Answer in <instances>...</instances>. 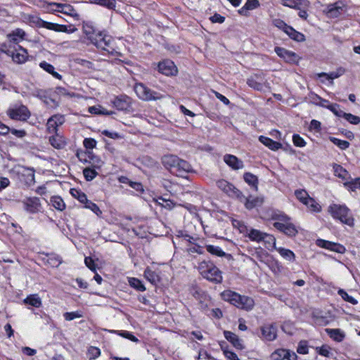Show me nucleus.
Wrapping results in <instances>:
<instances>
[{
  "label": "nucleus",
  "mask_w": 360,
  "mask_h": 360,
  "mask_svg": "<svg viewBox=\"0 0 360 360\" xmlns=\"http://www.w3.org/2000/svg\"><path fill=\"white\" fill-rule=\"evenodd\" d=\"M221 297L223 300L229 302L232 305L240 309L250 311L255 307V300L252 297L242 295L231 290H226L221 293Z\"/></svg>",
  "instance_id": "f257e3e1"
},
{
  "label": "nucleus",
  "mask_w": 360,
  "mask_h": 360,
  "mask_svg": "<svg viewBox=\"0 0 360 360\" xmlns=\"http://www.w3.org/2000/svg\"><path fill=\"white\" fill-rule=\"evenodd\" d=\"M198 269L200 274L208 281L214 284L222 283V272L212 262L204 260L200 262Z\"/></svg>",
  "instance_id": "f03ea898"
},
{
  "label": "nucleus",
  "mask_w": 360,
  "mask_h": 360,
  "mask_svg": "<svg viewBox=\"0 0 360 360\" xmlns=\"http://www.w3.org/2000/svg\"><path fill=\"white\" fill-rule=\"evenodd\" d=\"M328 211L335 219H339L343 224L349 226L354 225V218L349 209L345 205L332 204L329 206Z\"/></svg>",
  "instance_id": "7ed1b4c3"
},
{
  "label": "nucleus",
  "mask_w": 360,
  "mask_h": 360,
  "mask_svg": "<svg viewBox=\"0 0 360 360\" xmlns=\"http://www.w3.org/2000/svg\"><path fill=\"white\" fill-rule=\"evenodd\" d=\"M0 51L6 53L8 56L12 58L13 61L17 64H23L28 60L29 55L27 49H24L20 45L15 47L13 50L11 49H6V46H2L0 49Z\"/></svg>",
  "instance_id": "20e7f679"
},
{
  "label": "nucleus",
  "mask_w": 360,
  "mask_h": 360,
  "mask_svg": "<svg viewBox=\"0 0 360 360\" xmlns=\"http://www.w3.org/2000/svg\"><path fill=\"white\" fill-rule=\"evenodd\" d=\"M277 332L276 324L271 323L261 326L255 334L263 342H272L277 338Z\"/></svg>",
  "instance_id": "39448f33"
},
{
  "label": "nucleus",
  "mask_w": 360,
  "mask_h": 360,
  "mask_svg": "<svg viewBox=\"0 0 360 360\" xmlns=\"http://www.w3.org/2000/svg\"><path fill=\"white\" fill-rule=\"evenodd\" d=\"M134 91L138 97L143 101H156L163 97L162 94L150 89L142 83L136 84Z\"/></svg>",
  "instance_id": "423d86ee"
},
{
  "label": "nucleus",
  "mask_w": 360,
  "mask_h": 360,
  "mask_svg": "<svg viewBox=\"0 0 360 360\" xmlns=\"http://www.w3.org/2000/svg\"><path fill=\"white\" fill-rule=\"evenodd\" d=\"M93 44L98 49L106 51L109 54H113L115 49L112 46V38L111 36L103 32L98 33L92 41Z\"/></svg>",
  "instance_id": "0eeeda50"
},
{
  "label": "nucleus",
  "mask_w": 360,
  "mask_h": 360,
  "mask_svg": "<svg viewBox=\"0 0 360 360\" xmlns=\"http://www.w3.org/2000/svg\"><path fill=\"white\" fill-rule=\"evenodd\" d=\"M216 184L217 186L229 197L236 198L240 201H243L244 195L231 183L225 179H220Z\"/></svg>",
  "instance_id": "6e6552de"
},
{
  "label": "nucleus",
  "mask_w": 360,
  "mask_h": 360,
  "mask_svg": "<svg viewBox=\"0 0 360 360\" xmlns=\"http://www.w3.org/2000/svg\"><path fill=\"white\" fill-rule=\"evenodd\" d=\"M48 5V8H51L53 11L60 12L63 14L72 16L77 17L78 13L72 6L67 4H60L56 2H46Z\"/></svg>",
  "instance_id": "1a4fd4ad"
},
{
  "label": "nucleus",
  "mask_w": 360,
  "mask_h": 360,
  "mask_svg": "<svg viewBox=\"0 0 360 360\" xmlns=\"http://www.w3.org/2000/svg\"><path fill=\"white\" fill-rule=\"evenodd\" d=\"M158 72L166 76H175L178 69L174 63L169 59L163 60L158 64Z\"/></svg>",
  "instance_id": "9d476101"
},
{
  "label": "nucleus",
  "mask_w": 360,
  "mask_h": 360,
  "mask_svg": "<svg viewBox=\"0 0 360 360\" xmlns=\"http://www.w3.org/2000/svg\"><path fill=\"white\" fill-rule=\"evenodd\" d=\"M8 115L12 120L19 121H26L31 115L28 108L23 105L18 108L10 109L8 112Z\"/></svg>",
  "instance_id": "9b49d317"
},
{
  "label": "nucleus",
  "mask_w": 360,
  "mask_h": 360,
  "mask_svg": "<svg viewBox=\"0 0 360 360\" xmlns=\"http://www.w3.org/2000/svg\"><path fill=\"white\" fill-rule=\"evenodd\" d=\"M36 23L39 27H44L58 32L72 33L75 30V28L69 30L67 25L47 22L41 18H38Z\"/></svg>",
  "instance_id": "f8f14e48"
},
{
  "label": "nucleus",
  "mask_w": 360,
  "mask_h": 360,
  "mask_svg": "<svg viewBox=\"0 0 360 360\" xmlns=\"http://www.w3.org/2000/svg\"><path fill=\"white\" fill-rule=\"evenodd\" d=\"M25 211L31 214H35L41 211V204L40 199L37 197H28L22 201Z\"/></svg>",
  "instance_id": "ddd939ff"
},
{
  "label": "nucleus",
  "mask_w": 360,
  "mask_h": 360,
  "mask_svg": "<svg viewBox=\"0 0 360 360\" xmlns=\"http://www.w3.org/2000/svg\"><path fill=\"white\" fill-rule=\"evenodd\" d=\"M272 360H297L295 352L286 349H277L271 354Z\"/></svg>",
  "instance_id": "4468645a"
},
{
  "label": "nucleus",
  "mask_w": 360,
  "mask_h": 360,
  "mask_svg": "<svg viewBox=\"0 0 360 360\" xmlns=\"http://www.w3.org/2000/svg\"><path fill=\"white\" fill-rule=\"evenodd\" d=\"M274 51L280 58H283L287 63H297L299 61L300 58L295 52L278 46L275 47Z\"/></svg>",
  "instance_id": "2eb2a0df"
},
{
  "label": "nucleus",
  "mask_w": 360,
  "mask_h": 360,
  "mask_svg": "<svg viewBox=\"0 0 360 360\" xmlns=\"http://www.w3.org/2000/svg\"><path fill=\"white\" fill-rule=\"evenodd\" d=\"M265 78L263 72L254 74L247 79L248 85L257 91H262L264 87Z\"/></svg>",
  "instance_id": "dca6fc26"
},
{
  "label": "nucleus",
  "mask_w": 360,
  "mask_h": 360,
  "mask_svg": "<svg viewBox=\"0 0 360 360\" xmlns=\"http://www.w3.org/2000/svg\"><path fill=\"white\" fill-rule=\"evenodd\" d=\"M273 225L277 230L289 237L295 236L298 233L295 226L290 221L287 223L274 222Z\"/></svg>",
  "instance_id": "f3484780"
},
{
  "label": "nucleus",
  "mask_w": 360,
  "mask_h": 360,
  "mask_svg": "<svg viewBox=\"0 0 360 360\" xmlns=\"http://www.w3.org/2000/svg\"><path fill=\"white\" fill-rule=\"evenodd\" d=\"M316 245L320 248H323L341 254L344 253L346 250L345 248L343 245L339 243H333L323 239H318L316 240Z\"/></svg>",
  "instance_id": "a211bd4d"
},
{
  "label": "nucleus",
  "mask_w": 360,
  "mask_h": 360,
  "mask_svg": "<svg viewBox=\"0 0 360 360\" xmlns=\"http://www.w3.org/2000/svg\"><path fill=\"white\" fill-rule=\"evenodd\" d=\"M111 103L118 110H127L131 107V98L126 95L115 97Z\"/></svg>",
  "instance_id": "6ab92c4d"
},
{
  "label": "nucleus",
  "mask_w": 360,
  "mask_h": 360,
  "mask_svg": "<svg viewBox=\"0 0 360 360\" xmlns=\"http://www.w3.org/2000/svg\"><path fill=\"white\" fill-rule=\"evenodd\" d=\"M65 122V117L62 115H54L47 121L46 127L49 133H56L58 127L62 125Z\"/></svg>",
  "instance_id": "aec40b11"
},
{
  "label": "nucleus",
  "mask_w": 360,
  "mask_h": 360,
  "mask_svg": "<svg viewBox=\"0 0 360 360\" xmlns=\"http://www.w3.org/2000/svg\"><path fill=\"white\" fill-rule=\"evenodd\" d=\"M22 172L20 173V180L27 186H31L35 183L34 169L30 167H23Z\"/></svg>",
  "instance_id": "412c9836"
},
{
  "label": "nucleus",
  "mask_w": 360,
  "mask_h": 360,
  "mask_svg": "<svg viewBox=\"0 0 360 360\" xmlns=\"http://www.w3.org/2000/svg\"><path fill=\"white\" fill-rule=\"evenodd\" d=\"M224 161L233 170H238L244 167L243 162L233 155L226 154L224 156Z\"/></svg>",
  "instance_id": "4be33fe9"
},
{
  "label": "nucleus",
  "mask_w": 360,
  "mask_h": 360,
  "mask_svg": "<svg viewBox=\"0 0 360 360\" xmlns=\"http://www.w3.org/2000/svg\"><path fill=\"white\" fill-rule=\"evenodd\" d=\"M224 338L237 349L242 350L244 349L243 340L234 333L229 330L224 331Z\"/></svg>",
  "instance_id": "5701e85b"
},
{
  "label": "nucleus",
  "mask_w": 360,
  "mask_h": 360,
  "mask_svg": "<svg viewBox=\"0 0 360 360\" xmlns=\"http://www.w3.org/2000/svg\"><path fill=\"white\" fill-rule=\"evenodd\" d=\"M179 158L174 155H167L163 156L162 162L163 165L168 169L172 173L176 170Z\"/></svg>",
  "instance_id": "b1692460"
},
{
  "label": "nucleus",
  "mask_w": 360,
  "mask_h": 360,
  "mask_svg": "<svg viewBox=\"0 0 360 360\" xmlns=\"http://www.w3.org/2000/svg\"><path fill=\"white\" fill-rule=\"evenodd\" d=\"M192 171V167L187 161L179 159L176 165V170H174L173 174L184 177L185 174Z\"/></svg>",
  "instance_id": "393cba45"
},
{
  "label": "nucleus",
  "mask_w": 360,
  "mask_h": 360,
  "mask_svg": "<svg viewBox=\"0 0 360 360\" xmlns=\"http://www.w3.org/2000/svg\"><path fill=\"white\" fill-rule=\"evenodd\" d=\"M346 70L342 67H339L336 69L335 71L330 72L329 73L326 72H321L317 74V77H326V79L330 80V82L333 83V80L334 79H337L340 76L343 75L345 73Z\"/></svg>",
  "instance_id": "a878e982"
},
{
  "label": "nucleus",
  "mask_w": 360,
  "mask_h": 360,
  "mask_svg": "<svg viewBox=\"0 0 360 360\" xmlns=\"http://www.w3.org/2000/svg\"><path fill=\"white\" fill-rule=\"evenodd\" d=\"M207 251L212 255L220 257H226L228 259L232 258V255L229 253H226L219 246H215L212 245H206Z\"/></svg>",
  "instance_id": "bb28decb"
},
{
  "label": "nucleus",
  "mask_w": 360,
  "mask_h": 360,
  "mask_svg": "<svg viewBox=\"0 0 360 360\" xmlns=\"http://www.w3.org/2000/svg\"><path fill=\"white\" fill-rule=\"evenodd\" d=\"M259 141L269 149L274 151L282 147V144L281 143L275 141L267 136H260L259 137Z\"/></svg>",
  "instance_id": "cd10ccee"
},
{
  "label": "nucleus",
  "mask_w": 360,
  "mask_h": 360,
  "mask_svg": "<svg viewBox=\"0 0 360 360\" xmlns=\"http://www.w3.org/2000/svg\"><path fill=\"white\" fill-rule=\"evenodd\" d=\"M25 32L23 30L18 28L13 30L11 34H8V39L10 43L18 44L20 40L24 39Z\"/></svg>",
  "instance_id": "c85d7f7f"
},
{
  "label": "nucleus",
  "mask_w": 360,
  "mask_h": 360,
  "mask_svg": "<svg viewBox=\"0 0 360 360\" xmlns=\"http://www.w3.org/2000/svg\"><path fill=\"white\" fill-rule=\"evenodd\" d=\"M242 202H244L245 207L248 210H252L262 203V200L260 198L251 195L248 198L244 195Z\"/></svg>",
  "instance_id": "c756f323"
},
{
  "label": "nucleus",
  "mask_w": 360,
  "mask_h": 360,
  "mask_svg": "<svg viewBox=\"0 0 360 360\" xmlns=\"http://www.w3.org/2000/svg\"><path fill=\"white\" fill-rule=\"evenodd\" d=\"M326 332L330 338L336 342H342L345 337V333L339 328H326Z\"/></svg>",
  "instance_id": "7c9ffc66"
},
{
  "label": "nucleus",
  "mask_w": 360,
  "mask_h": 360,
  "mask_svg": "<svg viewBox=\"0 0 360 360\" xmlns=\"http://www.w3.org/2000/svg\"><path fill=\"white\" fill-rule=\"evenodd\" d=\"M243 179L255 191H257L259 180L256 175L252 174L251 172H245L243 174Z\"/></svg>",
  "instance_id": "2f4dec72"
},
{
  "label": "nucleus",
  "mask_w": 360,
  "mask_h": 360,
  "mask_svg": "<svg viewBox=\"0 0 360 360\" xmlns=\"http://www.w3.org/2000/svg\"><path fill=\"white\" fill-rule=\"evenodd\" d=\"M193 295L196 299L200 300V308L205 310L207 307V304L204 303L207 297L205 292L200 288H195L193 289Z\"/></svg>",
  "instance_id": "473e14b6"
},
{
  "label": "nucleus",
  "mask_w": 360,
  "mask_h": 360,
  "mask_svg": "<svg viewBox=\"0 0 360 360\" xmlns=\"http://www.w3.org/2000/svg\"><path fill=\"white\" fill-rule=\"evenodd\" d=\"M144 277L153 285H157L160 281L159 275L149 267L145 269Z\"/></svg>",
  "instance_id": "72a5a7b5"
},
{
  "label": "nucleus",
  "mask_w": 360,
  "mask_h": 360,
  "mask_svg": "<svg viewBox=\"0 0 360 360\" xmlns=\"http://www.w3.org/2000/svg\"><path fill=\"white\" fill-rule=\"evenodd\" d=\"M23 302L25 304H30L37 308L40 307L42 304L41 300L37 294H33L27 296Z\"/></svg>",
  "instance_id": "f704fd0d"
},
{
  "label": "nucleus",
  "mask_w": 360,
  "mask_h": 360,
  "mask_svg": "<svg viewBox=\"0 0 360 360\" xmlns=\"http://www.w3.org/2000/svg\"><path fill=\"white\" fill-rule=\"evenodd\" d=\"M286 34L288 35V37L290 39H292L297 42H302V41H305L304 35L302 33L295 30L291 26L287 31Z\"/></svg>",
  "instance_id": "c9c22d12"
},
{
  "label": "nucleus",
  "mask_w": 360,
  "mask_h": 360,
  "mask_svg": "<svg viewBox=\"0 0 360 360\" xmlns=\"http://www.w3.org/2000/svg\"><path fill=\"white\" fill-rule=\"evenodd\" d=\"M333 169L334 174L336 176H338L343 180L347 179V178L349 176V173L341 165L334 163L333 165Z\"/></svg>",
  "instance_id": "e433bc0d"
},
{
  "label": "nucleus",
  "mask_w": 360,
  "mask_h": 360,
  "mask_svg": "<svg viewBox=\"0 0 360 360\" xmlns=\"http://www.w3.org/2000/svg\"><path fill=\"white\" fill-rule=\"evenodd\" d=\"M264 232H262L258 229L252 228L248 232V238L254 242L260 243L262 240Z\"/></svg>",
  "instance_id": "4c0bfd02"
},
{
  "label": "nucleus",
  "mask_w": 360,
  "mask_h": 360,
  "mask_svg": "<svg viewBox=\"0 0 360 360\" xmlns=\"http://www.w3.org/2000/svg\"><path fill=\"white\" fill-rule=\"evenodd\" d=\"M277 251L286 260L289 262H294L295 260V253L292 250L284 248H279L277 249Z\"/></svg>",
  "instance_id": "58836bf2"
},
{
  "label": "nucleus",
  "mask_w": 360,
  "mask_h": 360,
  "mask_svg": "<svg viewBox=\"0 0 360 360\" xmlns=\"http://www.w3.org/2000/svg\"><path fill=\"white\" fill-rule=\"evenodd\" d=\"M262 242H264L268 249L276 247V238L273 235L264 233Z\"/></svg>",
  "instance_id": "ea45409f"
},
{
  "label": "nucleus",
  "mask_w": 360,
  "mask_h": 360,
  "mask_svg": "<svg viewBox=\"0 0 360 360\" xmlns=\"http://www.w3.org/2000/svg\"><path fill=\"white\" fill-rule=\"evenodd\" d=\"M51 202L54 208L63 211L65 208V204L60 196H53L51 198Z\"/></svg>",
  "instance_id": "a19ab883"
},
{
  "label": "nucleus",
  "mask_w": 360,
  "mask_h": 360,
  "mask_svg": "<svg viewBox=\"0 0 360 360\" xmlns=\"http://www.w3.org/2000/svg\"><path fill=\"white\" fill-rule=\"evenodd\" d=\"M129 283L131 287L140 292H143L146 290V287L143 284L142 281L136 278H129Z\"/></svg>",
  "instance_id": "79ce46f5"
},
{
  "label": "nucleus",
  "mask_w": 360,
  "mask_h": 360,
  "mask_svg": "<svg viewBox=\"0 0 360 360\" xmlns=\"http://www.w3.org/2000/svg\"><path fill=\"white\" fill-rule=\"evenodd\" d=\"M49 142L53 148L57 149H61L65 146V142L62 139L61 137L58 136H51L49 138Z\"/></svg>",
  "instance_id": "37998d69"
},
{
  "label": "nucleus",
  "mask_w": 360,
  "mask_h": 360,
  "mask_svg": "<svg viewBox=\"0 0 360 360\" xmlns=\"http://www.w3.org/2000/svg\"><path fill=\"white\" fill-rule=\"evenodd\" d=\"M70 193L72 195L77 199L81 203H84L87 201V196L86 195L82 192V191L76 188H72L70 190Z\"/></svg>",
  "instance_id": "c03bdc74"
},
{
  "label": "nucleus",
  "mask_w": 360,
  "mask_h": 360,
  "mask_svg": "<svg viewBox=\"0 0 360 360\" xmlns=\"http://www.w3.org/2000/svg\"><path fill=\"white\" fill-rule=\"evenodd\" d=\"M92 4H99L109 9H115L116 2L115 0H89Z\"/></svg>",
  "instance_id": "a18cd8bd"
},
{
  "label": "nucleus",
  "mask_w": 360,
  "mask_h": 360,
  "mask_svg": "<svg viewBox=\"0 0 360 360\" xmlns=\"http://www.w3.org/2000/svg\"><path fill=\"white\" fill-rule=\"evenodd\" d=\"M308 209L311 212H319L321 211V206L319 204L312 198H308L307 202L304 204Z\"/></svg>",
  "instance_id": "49530a36"
},
{
  "label": "nucleus",
  "mask_w": 360,
  "mask_h": 360,
  "mask_svg": "<svg viewBox=\"0 0 360 360\" xmlns=\"http://www.w3.org/2000/svg\"><path fill=\"white\" fill-rule=\"evenodd\" d=\"M330 141L341 150H346L350 146L349 142H348L347 141L340 140L338 138L333 136L330 137Z\"/></svg>",
  "instance_id": "de8ad7c7"
},
{
  "label": "nucleus",
  "mask_w": 360,
  "mask_h": 360,
  "mask_svg": "<svg viewBox=\"0 0 360 360\" xmlns=\"http://www.w3.org/2000/svg\"><path fill=\"white\" fill-rule=\"evenodd\" d=\"M112 333H116L124 338H127L134 342H139V339L135 337L131 333L127 330H112Z\"/></svg>",
  "instance_id": "09e8293b"
},
{
  "label": "nucleus",
  "mask_w": 360,
  "mask_h": 360,
  "mask_svg": "<svg viewBox=\"0 0 360 360\" xmlns=\"http://www.w3.org/2000/svg\"><path fill=\"white\" fill-rule=\"evenodd\" d=\"M234 226H237L240 233H243L245 237L248 236V232L252 228L246 226L243 222L240 221H234L233 222Z\"/></svg>",
  "instance_id": "8fccbe9b"
},
{
  "label": "nucleus",
  "mask_w": 360,
  "mask_h": 360,
  "mask_svg": "<svg viewBox=\"0 0 360 360\" xmlns=\"http://www.w3.org/2000/svg\"><path fill=\"white\" fill-rule=\"evenodd\" d=\"M83 174L85 179L88 181H92L98 175V172L95 169L86 167L83 169Z\"/></svg>",
  "instance_id": "3c124183"
},
{
  "label": "nucleus",
  "mask_w": 360,
  "mask_h": 360,
  "mask_svg": "<svg viewBox=\"0 0 360 360\" xmlns=\"http://www.w3.org/2000/svg\"><path fill=\"white\" fill-rule=\"evenodd\" d=\"M326 108L333 112L337 117H343L345 112L342 110L340 108V105L337 103L329 104L326 106Z\"/></svg>",
  "instance_id": "603ef678"
},
{
  "label": "nucleus",
  "mask_w": 360,
  "mask_h": 360,
  "mask_svg": "<svg viewBox=\"0 0 360 360\" xmlns=\"http://www.w3.org/2000/svg\"><path fill=\"white\" fill-rule=\"evenodd\" d=\"M101 355V350L98 347L91 346L88 348L87 356L89 360L97 359Z\"/></svg>",
  "instance_id": "864d4df0"
},
{
  "label": "nucleus",
  "mask_w": 360,
  "mask_h": 360,
  "mask_svg": "<svg viewBox=\"0 0 360 360\" xmlns=\"http://www.w3.org/2000/svg\"><path fill=\"white\" fill-rule=\"evenodd\" d=\"M84 204L85 208L91 210L97 216H100L102 214V212L98 207V206L96 203L91 202V200H89L87 199V201L85 202Z\"/></svg>",
  "instance_id": "5fc2aeb1"
},
{
  "label": "nucleus",
  "mask_w": 360,
  "mask_h": 360,
  "mask_svg": "<svg viewBox=\"0 0 360 360\" xmlns=\"http://www.w3.org/2000/svg\"><path fill=\"white\" fill-rule=\"evenodd\" d=\"M338 295L346 302H349L352 304H356L357 300L354 299L353 297L349 295L346 291L343 289H340L338 292Z\"/></svg>",
  "instance_id": "6e6d98bb"
},
{
  "label": "nucleus",
  "mask_w": 360,
  "mask_h": 360,
  "mask_svg": "<svg viewBox=\"0 0 360 360\" xmlns=\"http://www.w3.org/2000/svg\"><path fill=\"white\" fill-rule=\"evenodd\" d=\"M295 195L296 198L303 204H304L308 198H310L309 194L305 190H296L295 191Z\"/></svg>",
  "instance_id": "4d7b16f0"
},
{
  "label": "nucleus",
  "mask_w": 360,
  "mask_h": 360,
  "mask_svg": "<svg viewBox=\"0 0 360 360\" xmlns=\"http://www.w3.org/2000/svg\"><path fill=\"white\" fill-rule=\"evenodd\" d=\"M74 62L77 64L82 67L84 70H91L94 68V64L89 60L82 59V58H75Z\"/></svg>",
  "instance_id": "13d9d810"
},
{
  "label": "nucleus",
  "mask_w": 360,
  "mask_h": 360,
  "mask_svg": "<svg viewBox=\"0 0 360 360\" xmlns=\"http://www.w3.org/2000/svg\"><path fill=\"white\" fill-rule=\"evenodd\" d=\"M316 351L319 353V354L325 356V357H330L332 354L330 352V347L327 345H323L321 347H316Z\"/></svg>",
  "instance_id": "bf43d9fd"
},
{
  "label": "nucleus",
  "mask_w": 360,
  "mask_h": 360,
  "mask_svg": "<svg viewBox=\"0 0 360 360\" xmlns=\"http://www.w3.org/2000/svg\"><path fill=\"white\" fill-rule=\"evenodd\" d=\"M220 347L224 356L228 360H240L235 352L230 351L228 349H224L223 344H220Z\"/></svg>",
  "instance_id": "052dcab7"
},
{
  "label": "nucleus",
  "mask_w": 360,
  "mask_h": 360,
  "mask_svg": "<svg viewBox=\"0 0 360 360\" xmlns=\"http://www.w3.org/2000/svg\"><path fill=\"white\" fill-rule=\"evenodd\" d=\"M274 220H277L276 222L287 223L290 220V218L284 213L279 212L275 213L272 216Z\"/></svg>",
  "instance_id": "680f3d73"
},
{
  "label": "nucleus",
  "mask_w": 360,
  "mask_h": 360,
  "mask_svg": "<svg viewBox=\"0 0 360 360\" xmlns=\"http://www.w3.org/2000/svg\"><path fill=\"white\" fill-rule=\"evenodd\" d=\"M343 118L352 124H358L360 123V117L345 112Z\"/></svg>",
  "instance_id": "e2e57ef3"
},
{
  "label": "nucleus",
  "mask_w": 360,
  "mask_h": 360,
  "mask_svg": "<svg viewBox=\"0 0 360 360\" xmlns=\"http://www.w3.org/2000/svg\"><path fill=\"white\" fill-rule=\"evenodd\" d=\"M274 25L280 30H282L285 33H286L288 29L290 27V25H287L283 20L281 19L274 20Z\"/></svg>",
  "instance_id": "0e129e2a"
},
{
  "label": "nucleus",
  "mask_w": 360,
  "mask_h": 360,
  "mask_svg": "<svg viewBox=\"0 0 360 360\" xmlns=\"http://www.w3.org/2000/svg\"><path fill=\"white\" fill-rule=\"evenodd\" d=\"M292 142L297 147H304L306 145L305 141L299 134H294L292 136Z\"/></svg>",
  "instance_id": "69168bd1"
},
{
  "label": "nucleus",
  "mask_w": 360,
  "mask_h": 360,
  "mask_svg": "<svg viewBox=\"0 0 360 360\" xmlns=\"http://www.w3.org/2000/svg\"><path fill=\"white\" fill-rule=\"evenodd\" d=\"M82 314L78 311H72V312H65L64 314H63V316L65 318V319L66 321H72L75 319H77V318H80L82 317Z\"/></svg>",
  "instance_id": "338daca9"
},
{
  "label": "nucleus",
  "mask_w": 360,
  "mask_h": 360,
  "mask_svg": "<svg viewBox=\"0 0 360 360\" xmlns=\"http://www.w3.org/2000/svg\"><path fill=\"white\" fill-rule=\"evenodd\" d=\"M84 263L86 266L93 272H96V265L94 261V259L90 257H86L84 259Z\"/></svg>",
  "instance_id": "774afa93"
}]
</instances>
